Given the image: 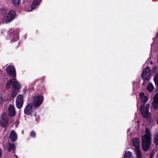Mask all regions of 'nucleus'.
Here are the masks:
<instances>
[{
	"label": "nucleus",
	"instance_id": "obj_1",
	"mask_svg": "<svg viewBox=\"0 0 158 158\" xmlns=\"http://www.w3.org/2000/svg\"><path fill=\"white\" fill-rule=\"evenodd\" d=\"M13 88L11 93V97L15 98L17 95L21 88V85L16 79V78L9 79L5 85V88L7 89H10L11 87Z\"/></svg>",
	"mask_w": 158,
	"mask_h": 158
},
{
	"label": "nucleus",
	"instance_id": "obj_2",
	"mask_svg": "<svg viewBox=\"0 0 158 158\" xmlns=\"http://www.w3.org/2000/svg\"><path fill=\"white\" fill-rule=\"evenodd\" d=\"M149 106L148 104H142L140 107V110L142 116L150 121L151 120L152 118L149 111Z\"/></svg>",
	"mask_w": 158,
	"mask_h": 158
},
{
	"label": "nucleus",
	"instance_id": "obj_3",
	"mask_svg": "<svg viewBox=\"0 0 158 158\" xmlns=\"http://www.w3.org/2000/svg\"><path fill=\"white\" fill-rule=\"evenodd\" d=\"M9 118L5 112L3 113L1 116L0 125L3 128H6L8 125Z\"/></svg>",
	"mask_w": 158,
	"mask_h": 158
},
{
	"label": "nucleus",
	"instance_id": "obj_4",
	"mask_svg": "<svg viewBox=\"0 0 158 158\" xmlns=\"http://www.w3.org/2000/svg\"><path fill=\"white\" fill-rule=\"evenodd\" d=\"M44 97L41 95H37L33 97V105L34 108L39 107L42 103Z\"/></svg>",
	"mask_w": 158,
	"mask_h": 158
},
{
	"label": "nucleus",
	"instance_id": "obj_5",
	"mask_svg": "<svg viewBox=\"0 0 158 158\" xmlns=\"http://www.w3.org/2000/svg\"><path fill=\"white\" fill-rule=\"evenodd\" d=\"M151 143V139L142 138V146L143 150L145 152L147 151L148 150Z\"/></svg>",
	"mask_w": 158,
	"mask_h": 158
},
{
	"label": "nucleus",
	"instance_id": "obj_6",
	"mask_svg": "<svg viewBox=\"0 0 158 158\" xmlns=\"http://www.w3.org/2000/svg\"><path fill=\"white\" fill-rule=\"evenodd\" d=\"M6 70L7 73L10 77L13 78H16V73L15 67L12 65H8L6 69Z\"/></svg>",
	"mask_w": 158,
	"mask_h": 158
},
{
	"label": "nucleus",
	"instance_id": "obj_7",
	"mask_svg": "<svg viewBox=\"0 0 158 158\" xmlns=\"http://www.w3.org/2000/svg\"><path fill=\"white\" fill-rule=\"evenodd\" d=\"M16 15V13L15 10H11L10 11L8 12L6 18V22L9 23L11 21L15 18Z\"/></svg>",
	"mask_w": 158,
	"mask_h": 158
},
{
	"label": "nucleus",
	"instance_id": "obj_8",
	"mask_svg": "<svg viewBox=\"0 0 158 158\" xmlns=\"http://www.w3.org/2000/svg\"><path fill=\"white\" fill-rule=\"evenodd\" d=\"M33 106L32 103H30L27 104L24 110V114L27 115L31 114L32 113V109Z\"/></svg>",
	"mask_w": 158,
	"mask_h": 158
},
{
	"label": "nucleus",
	"instance_id": "obj_9",
	"mask_svg": "<svg viewBox=\"0 0 158 158\" xmlns=\"http://www.w3.org/2000/svg\"><path fill=\"white\" fill-rule=\"evenodd\" d=\"M8 114L11 117H15L16 114L15 108L14 105L10 104L9 106Z\"/></svg>",
	"mask_w": 158,
	"mask_h": 158
},
{
	"label": "nucleus",
	"instance_id": "obj_10",
	"mask_svg": "<svg viewBox=\"0 0 158 158\" xmlns=\"http://www.w3.org/2000/svg\"><path fill=\"white\" fill-rule=\"evenodd\" d=\"M132 142L133 146L135 147V150L140 149L139 139L137 137L134 138Z\"/></svg>",
	"mask_w": 158,
	"mask_h": 158
},
{
	"label": "nucleus",
	"instance_id": "obj_11",
	"mask_svg": "<svg viewBox=\"0 0 158 158\" xmlns=\"http://www.w3.org/2000/svg\"><path fill=\"white\" fill-rule=\"evenodd\" d=\"M17 135L14 131H11L10 135V139L13 142L15 141L17 139Z\"/></svg>",
	"mask_w": 158,
	"mask_h": 158
},
{
	"label": "nucleus",
	"instance_id": "obj_12",
	"mask_svg": "<svg viewBox=\"0 0 158 158\" xmlns=\"http://www.w3.org/2000/svg\"><path fill=\"white\" fill-rule=\"evenodd\" d=\"M153 106L155 109L158 108V94H156L153 98Z\"/></svg>",
	"mask_w": 158,
	"mask_h": 158
},
{
	"label": "nucleus",
	"instance_id": "obj_13",
	"mask_svg": "<svg viewBox=\"0 0 158 158\" xmlns=\"http://www.w3.org/2000/svg\"><path fill=\"white\" fill-rule=\"evenodd\" d=\"M6 148L8 152H10L11 150H14V152L15 153L14 150L15 149V147L14 143H8L6 145Z\"/></svg>",
	"mask_w": 158,
	"mask_h": 158
},
{
	"label": "nucleus",
	"instance_id": "obj_14",
	"mask_svg": "<svg viewBox=\"0 0 158 158\" xmlns=\"http://www.w3.org/2000/svg\"><path fill=\"white\" fill-rule=\"evenodd\" d=\"M42 0H35L31 5L32 9H34L41 2Z\"/></svg>",
	"mask_w": 158,
	"mask_h": 158
},
{
	"label": "nucleus",
	"instance_id": "obj_15",
	"mask_svg": "<svg viewBox=\"0 0 158 158\" xmlns=\"http://www.w3.org/2000/svg\"><path fill=\"white\" fill-rule=\"evenodd\" d=\"M140 96L141 102L142 103H145L148 100V97L144 95V94L143 93H142L140 94Z\"/></svg>",
	"mask_w": 158,
	"mask_h": 158
},
{
	"label": "nucleus",
	"instance_id": "obj_16",
	"mask_svg": "<svg viewBox=\"0 0 158 158\" xmlns=\"http://www.w3.org/2000/svg\"><path fill=\"white\" fill-rule=\"evenodd\" d=\"M145 131V134L144 135L143 138L151 139L150 131L149 128H146Z\"/></svg>",
	"mask_w": 158,
	"mask_h": 158
},
{
	"label": "nucleus",
	"instance_id": "obj_17",
	"mask_svg": "<svg viewBox=\"0 0 158 158\" xmlns=\"http://www.w3.org/2000/svg\"><path fill=\"white\" fill-rule=\"evenodd\" d=\"M151 70L149 67H146L143 70L141 75H146L148 73L151 72Z\"/></svg>",
	"mask_w": 158,
	"mask_h": 158
},
{
	"label": "nucleus",
	"instance_id": "obj_18",
	"mask_svg": "<svg viewBox=\"0 0 158 158\" xmlns=\"http://www.w3.org/2000/svg\"><path fill=\"white\" fill-rule=\"evenodd\" d=\"M153 142L156 146H158V133L154 135Z\"/></svg>",
	"mask_w": 158,
	"mask_h": 158
},
{
	"label": "nucleus",
	"instance_id": "obj_19",
	"mask_svg": "<svg viewBox=\"0 0 158 158\" xmlns=\"http://www.w3.org/2000/svg\"><path fill=\"white\" fill-rule=\"evenodd\" d=\"M154 81L155 83V86L158 87V73L155 74L154 77Z\"/></svg>",
	"mask_w": 158,
	"mask_h": 158
},
{
	"label": "nucleus",
	"instance_id": "obj_20",
	"mask_svg": "<svg viewBox=\"0 0 158 158\" xmlns=\"http://www.w3.org/2000/svg\"><path fill=\"white\" fill-rule=\"evenodd\" d=\"M16 102H23V96L21 94H20L18 95Z\"/></svg>",
	"mask_w": 158,
	"mask_h": 158
},
{
	"label": "nucleus",
	"instance_id": "obj_21",
	"mask_svg": "<svg viewBox=\"0 0 158 158\" xmlns=\"http://www.w3.org/2000/svg\"><path fill=\"white\" fill-rule=\"evenodd\" d=\"M132 157V153L128 151H127L124 155V158H131Z\"/></svg>",
	"mask_w": 158,
	"mask_h": 158
},
{
	"label": "nucleus",
	"instance_id": "obj_22",
	"mask_svg": "<svg viewBox=\"0 0 158 158\" xmlns=\"http://www.w3.org/2000/svg\"><path fill=\"white\" fill-rule=\"evenodd\" d=\"M12 4L15 6H18L20 4L21 0H11Z\"/></svg>",
	"mask_w": 158,
	"mask_h": 158
},
{
	"label": "nucleus",
	"instance_id": "obj_23",
	"mask_svg": "<svg viewBox=\"0 0 158 158\" xmlns=\"http://www.w3.org/2000/svg\"><path fill=\"white\" fill-rule=\"evenodd\" d=\"M147 89L149 92H151L153 90L154 86L152 83H150L148 85Z\"/></svg>",
	"mask_w": 158,
	"mask_h": 158
},
{
	"label": "nucleus",
	"instance_id": "obj_24",
	"mask_svg": "<svg viewBox=\"0 0 158 158\" xmlns=\"http://www.w3.org/2000/svg\"><path fill=\"white\" fill-rule=\"evenodd\" d=\"M135 152L137 155L136 158H142V156L140 149L135 150Z\"/></svg>",
	"mask_w": 158,
	"mask_h": 158
},
{
	"label": "nucleus",
	"instance_id": "obj_25",
	"mask_svg": "<svg viewBox=\"0 0 158 158\" xmlns=\"http://www.w3.org/2000/svg\"><path fill=\"white\" fill-rule=\"evenodd\" d=\"M23 102H16V106L18 109H20L23 106Z\"/></svg>",
	"mask_w": 158,
	"mask_h": 158
},
{
	"label": "nucleus",
	"instance_id": "obj_26",
	"mask_svg": "<svg viewBox=\"0 0 158 158\" xmlns=\"http://www.w3.org/2000/svg\"><path fill=\"white\" fill-rule=\"evenodd\" d=\"M141 77L142 80H143V81L147 82L149 81V79L148 77V75H141Z\"/></svg>",
	"mask_w": 158,
	"mask_h": 158
},
{
	"label": "nucleus",
	"instance_id": "obj_27",
	"mask_svg": "<svg viewBox=\"0 0 158 158\" xmlns=\"http://www.w3.org/2000/svg\"><path fill=\"white\" fill-rule=\"evenodd\" d=\"M35 131H32L30 133V136L31 137H35Z\"/></svg>",
	"mask_w": 158,
	"mask_h": 158
},
{
	"label": "nucleus",
	"instance_id": "obj_28",
	"mask_svg": "<svg viewBox=\"0 0 158 158\" xmlns=\"http://www.w3.org/2000/svg\"><path fill=\"white\" fill-rule=\"evenodd\" d=\"M152 72L153 73H155L157 71L156 68V66H154L153 68L152 69Z\"/></svg>",
	"mask_w": 158,
	"mask_h": 158
},
{
	"label": "nucleus",
	"instance_id": "obj_29",
	"mask_svg": "<svg viewBox=\"0 0 158 158\" xmlns=\"http://www.w3.org/2000/svg\"><path fill=\"white\" fill-rule=\"evenodd\" d=\"M2 155V152L1 150L0 149V158H1Z\"/></svg>",
	"mask_w": 158,
	"mask_h": 158
},
{
	"label": "nucleus",
	"instance_id": "obj_30",
	"mask_svg": "<svg viewBox=\"0 0 158 158\" xmlns=\"http://www.w3.org/2000/svg\"><path fill=\"white\" fill-rule=\"evenodd\" d=\"M18 40V38L17 37V36L16 38H15V39H13L12 40L14 41H16L17 40Z\"/></svg>",
	"mask_w": 158,
	"mask_h": 158
},
{
	"label": "nucleus",
	"instance_id": "obj_31",
	"mask_svg": "<svg viewBox=\"0 0 158 158\" xmlns=\"http://www.w3.org/2000/svg\"><path fill=\"white\" fill-rule=\"evenodd\" d=\"M38 121H39V119H37L36 118L35 119V121L36 122V124H37V123H38Z\"/></svg>",
	"mask_w": 158,
	"mask_h": 158
},
{
	"label": "nucleus",
	"instance_id": "obj_32",
	"mask_svg": "<svg viewBox=\"0 0 158 158\" xmlns=\"http://www.w3.org/2000/svg\"><path fill=\"white\" fill-rule=\"evenodd\" d=\"M13 31H14V30H13L11 29L9 31V32H12V33Z\"/></svg>",
	"mask_w": 158,
	"mask_h": 158
},
{
	"label": "nucleus",
	"instance_id": "obj_33",
	"mask_svg": "<svg viewBox=\"0 0 158 158\" xmlns=\"http://www.w3.org/2000/svg\"><path fill=\"white\" fill-rule=\"evenodd\" d=\"M146 82V81H143V84H142V85H144L146 84H145V83Z\"/></svg>",
	"mask_w": 158,
	"mask_h": 158
},
{
	"label": "nucleus",
	"instance_id": "obj_34",
	"mask_svg": "<svg viewBox=\"0 0 158 158\" xmlns=\"http://www.w3.org/2000/svg\"><path fill=\"white\" fill-rule=\"evenodd\" d=\"M15 157H16V158H18V156L16 155V154L15 155Z\"/></svg>",
	"mask_w": 158,
	"mask_h": 158
},
{
	"label": "nucleus",
	"instance_id": "obj_35",
	"mask_svg": "<svg viewBox=\"0 0 158 158\" xmlns=\"http://www.w3.org/2000/svg\"><path fill=\"white\" fill-rule=\"evenodd\" d=\"M150 63L151 64H153V62L152 61H151L150 62Z\"/></svg>",
	"mask_w": 158,
	"mask_h": 158
},
{
	"label": "nucleus",
	"instance_id": "obj_36",
	"mask_svg": "<svg viewBox=\"0 0 158 158\" xmlns=\"http://www.w3.org/2000/svg\"><path fill=\"white\" fill-rule=\"evenodd\" d=\"M156 123L158 125V119L156 120Z\"/></svg>",
	"mask_w": 158,
	"mask_h": 158
},
{
	"label": "nucleus",
	"instance_id": "obj_37",
	"mask_svg": "<svg viewBox=\"0 0 158 158\" xmlns=\"http://www.w3.org/2000/svg\"><path fill=\"white\" fill-rule=\"evenodd\" d=\"M150 158H151V157H150Z\"/></svg>",
	"mask_w": 158,
	"mask_h": 158
}]
</instances>
